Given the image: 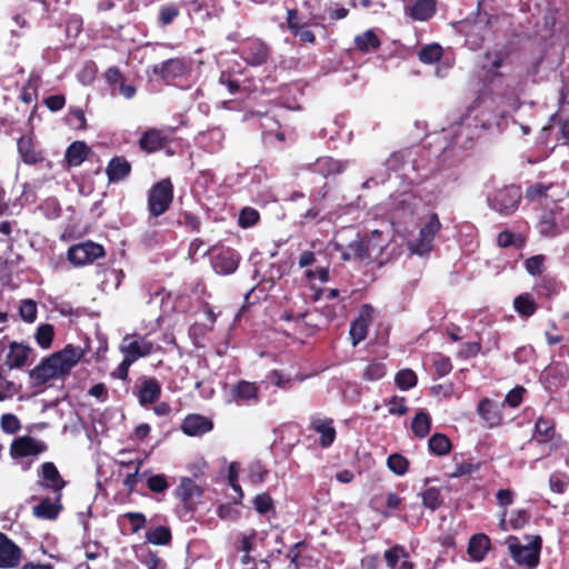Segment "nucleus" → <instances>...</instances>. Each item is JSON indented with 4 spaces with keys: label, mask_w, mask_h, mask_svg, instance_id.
<instances>
[{
    "label": "nucleus",
    "mask_w": 569,
    "mask_h": 569,
    "mask_svg": "<svg viewBox=\"0 0 569 569\" xmlns=\"http://www.w3.org/2000/svg\"><path fill=\"white\" fill-rule=\"evenodd\" d=\"M507 512L506 510L502 511L499 526L501 530L508 531L510 529H520L522 528L527 521H528V513L523 509H518L511 512L509 519L507 520Z\"/></svg>",
    "instance_id": "cd10ccee"
},
{
    "label": "nucleus",
    "mask_w": 569,
    "mask_h": 569,
    "mask_svg": "<svg viewBox=\"0 0 569 569\" xmlns=\"http://www.w3.org/2000/svg\"><path fill=\"white\" fill-rule=\"evenodd\" d=\"M146 538L152 545H167L171 539V533L167 527L159 526L149 530Z\"/></svg>",
    "instance_id": "37998d69"
},
{
    "label": "nucleus",
    "mask_w": 569,
    "mask_h": 569,
    "mask_svg": "<svg viewBox=\"0 0 569 569\" xmlns=\"http://www.w3.org/2000/svg\"><path fill=\"white\" fill-rule=\"evenodd\" d=\"M428 448L436 456H446L451 451V441L443 433H435L428 441Z\"/></svg>",
    "instance_id": "7c9ffc66"
},
{
    "label": "nucleus",
    "mask_w": 569,
    "mask_h": 569,
    "mask_svg": "<svg viewBox=\"0 0 569 569\" xmlns=\"http://www.w3.org/2000/svg\"><path fill=\"white\" fill-rule=\"evenodd\" d=\"M479 469V463H476L471 460H466L462 462H457L455 471L451 473L452 478H459L466 475H471Z\"/></svg>",
    "instance_id": "603ef678"
},
{
    "label": "nucleus",
    "mask_w": 569,
    "mask_h": 569,
    "mask_svg": "<svg viewBox=\"0 0 569 569\" xmlns=\"http://www.w3.org/2000/svg\"><path fill=\"white\" fill-rule=\"evenodd\" d=\"M247 477L252 483H261L266 480L267 470L260 462H252L247 468Z\"/></svg>",
    "instance_id": "de8ad7c7"
},
{
    "label": "nucleus",
    "mask_w": 569,
    "mask_h": 569,
    "mask_svg": "<svg viewBox=\"0 0 569 569\" xmlns=\"http://www.w3.org/2000/svg\"><path fill=\"white\" fill-rule=\"evenodd\" d=\"M152 343L146 338L126 337L120 346V350L126 358L132 362L141 357L148 356L152 351Z\"/></svg>",
    "instance_id": "f8f14e48"
},
{
    "label": "nucleus",
    "mask_w": 569,
    "mask_h": 569,
    "mask_svg": "<svg viewBox=\"0 0 569 569\" xmlns=\"http://www.w3.org/2000/svg\"><path fill=\"white\" fill-rule=\"evenodd\" d=\"M520 191L518 188L508 187L496 192V194L489 200L492 209L501 213L512 212L520 202Z\"/></svg>",
    "instance_id": "6e6552de"
},
{
    "label": "nucleus",
    "mask_w": 569,
    "mask_h": 569,
    "mask_svg": "<svg viewBox=\"0 0 569 569\" xmlns=\"http://www.w3.org/2000/svg\"><path fill=\"white\" fill-rule=\"evenodd\" d=\"M103 254L104 251L100 244L87 241L72 246L68 250V260L73 266H84L93 262Z\"/></svg>",
    "instance_id": "0eeeda50"
},
{
    "label": "nucleus",
    "mask_w": 569,
    "mask_h": 569,
    "mask_svg": "<svg viewBox=\"0 0 569 569\" xmlns=\"http://www.w3.org/2000/svg\"><path fill=\"white\" fill-rule=\"evenodd\" d=\"M148 488L153 492H164L169 488L166 476L153 475L147 480Z\"/></svg>",
    "instance_id": "5fc2aeb1"
},
{
    "label": "nucleus",
    "mask_w": 569,
    "mask_h": 569,
    "mask_svg": "<svg viewBox=\"0 0 569 569\" xmlns=\"http://www.w3.org/2000/svg\"><path fill=\"white\" fill-rule=\"evenodd\" d=\"M306 281L313 289L317 282L325 283L329 281V270L327 267H318L313 269H307L303 273Z\"/></svg>",
    "instance_id": "ea45409f"
},
{
    "label": "nucleus",
    "mask_w": 569,
    "mask_h": 569,
    "mask_svg": "<svg viewBox=\"0 0 569 569\" xmlns=\"http://www.w3.org/2000/svg\"><path fill=\"white\" fill-rule=\"evenodd\" d=\"M253 506H254V509L257 510V512H259L261 515L273 510V502H272L271 497L268 493L258 495L253 499Z\"/></svg>",
    "instance_id": "6e6d98bb"
},
{
    "label": "nucleus",
    "mask_w": 569,
    "mask_h": 569,
    "mask_svg": "<svg viewBox=\"0 0 569 569\" xmlns=\"http://www.w3.org/2000/svg\"><path fill=\"white\" fill-rule=\"evenodd\" d=\"M555 436V423L550 419L539 418L535 425L533 438L539 443L550 441Z\"/></svg>",
    "instance_id": "c756f323"
},
{
    "label": "nucleus",
    "mask_w": 569,
    "mask_h": 569,
    "mask_svg": "<svg viewBox=\"0 0 569 569\" xmlns=\"http://www.w3.org/2000/svg\"><path fill=\"white\" fill-rule=\"evenodd\" d=\"M479 416L490 427L497 426L501 421L500 406L490 399H483L478 406Z\"/></svg>",
    "instance_id": "a878e982"
},
{
    "label": "nucleus",
    "mask_w": 569,
    "mask_h": 569,
    "mask_svg": "<svg viewBox=\"0 0 569 569\" xmlns=\"http://www.w3.org/2000/svg\"><path fill=\"white\" fill-rule=\"evenodd\" d=\"M543 256L540 254L527 259L525 263L526 270L532 276L540 274L543 268Z\"/></svg>",
    "instance_id": "052dcab7"
},
{
    "label": "nucleus",
    "mask_w": 569,
    "mask_h": 569,
    "mask_svg": "<svg viewBox=\"0 0 569 569\" xmlns=\"http://www.w3.org/2000/svg\"><path fill=\"white\" fill-rule=\"evenodd\" d=\"M490 549V539L482 533L470 538L468 545V555L473 561H481Z\"/></svg>",
    "instance_id": "393cba45"
},
{
    "label": "nucleus",
    "mask_w": 569,
    "mask_h": 569,
    "mask_svg": "<svg viewBox=\"0 0 569 569\" xmlns=\"http://www.w3.org/2000/svg\"><path fill=\"white\" fill-rule=\"evenodd\" d=\"M140 560L148 569H163L164 565L161 559L152 551H148L141 556Z\"/></svg>",
    "instance_id": "e2e57ef3"
},
{
    "label": "nucleus",
    "mask_w": 569,
    "mask_h": 569,
    "mask_svg": "<svg viewBox=\"0 0 569 569\" xmlns=\"http://www.w3.org/2000/svg\"><path fill=\"white\" fill-rule=\"evenodd\" d=\"M212 428V421L209 418L200 415H189L183 419L181 423V430L183 433L190 437L202 436L209 432Z\"/></svg>",
    "instance_id": "2eb2a0df"
},
{
    "label": "nucleus",
    "mask_w": 569,
    "mask_h": 569,
    "mask_svg": "<svg viewBox=\"0 0 569 569\" xmlns=\"http://www.w3.org/2000/svg\"><path fill=\"white\" fill-rule=\"evenodd\" d=\"M172 184L169 179H163L156 183L149 192V209L151 214L158 217L167 211L172 202Z\"/></svg>",
    "instance_id": "39448f33"
},
{
    "label": "nucleus",
    "mask_w": 569,
    "mask_h": 569,
    "mask_svg": "<svg viewBox=\"0 0 569 569\" xmlns=\"http://www.w3.org/2000/svg\"><path fill=\"white\" fill-rule=\"evenodd\" d=\"M19 312L26 322H33L37 318V303L33 300H23L20 305Z\"/></svg>",
    "instance_id": "8fccbe9b"
},
{
    "label": "nucleus",
    "mask_w": 569,
    "mask_h": 569,
    "mask_svg": "<svg viewBox=\"0 0 569 569\" xmlns=\"http://www.w3.org/2000/svg\"><path fill=\"white\" fill-rule=\"evenodd\" d=\"M90 148L83 141L72 142L66 151L64 159L71 167L80 166L88 157Z\"/></svg>",
    "instance_id": "bb28decb"
},
{
    "label": "nucleus",
    "mask_w": 569,
    "mask_h": 569,
    "mask_svg": "<svg viewBox=\"0 0 569 569\" xmlns=\"http://www.w3.org/2000/svg\"><path fill=\"white\" fill-rule=\"evenodd\" d=\"M203 491L191 478L183 477L176 489V496L186 505L191 506L198 502Z\"/></svg>",
    "instance_id": "f3484780"
},
{
    "label": "nucleus",
    "mask_w": 569,
    "mask_h": 569,
    "mask_svg": "<svg viewBox=\"0 0 569 569\" xmlns=\"http://www.w3.org/2000/svg\"><path fill=\"white\" fill-rule=\"evenodd\" d=\"M387 466L397 476H403L409 468V461L400 453H392L387 459Z\"/></svg>",
    "instance_id": "79ce46f5"
},
{
    "label": "nucleus",
    "mask_w": 569,
    "mask_h": 569,
    "mask_svg": "<svg viewBox=\"0 0 569 569\" xmlns=\"http://www.w3.org/2000/svg\"><path fill=\"white\" fill-rule=\"evenodd\" d=\"M18 154L21 161L33 166L44 160L43 152L38 148L34 138L30 134L22 136L17 142Z\"/></svg>",
    "instance_id": "9d476101"
},
{
    "label": "nucleus",
    "mask_w": 569,
    "mask_h": 569,
    "mask_svg": "<svg viewBox=\"0 0 569 569\" xmlns=\"http://www.w3.org/2000/svg\"><path fill=\"white\" fill-rule=\"evenodd\" d=\"M160 395V387L156 380H147L142 383L139 391V401L141 405L152 403Z\"/></svg>",
    "instance_id": "72a5a7b5"
},
{
    "label": "nucleus",
    "mask_w": 569,
    "mask_h": 569,
    "mask_svg": "<svg viewBox=\"0 0 569 569\" xmlns=\"http://www.w3.org/2000/svg\"><path fill=\"white\" fill-rule=\"evenodd\" d=\"M106 80L112 87V93H116L117 86L123 80V78L117 68H109L106 72Z\"/></svg>",
    "instance_id": "338daca9"
},
{
    "label": "nucleus",
    "mask_w": 569,
    "mask_h": 569,
    "mask_svg": "<svg viewBox=\"0 0 569 569\" xmlns=\"http://www.w3.org/2000/svg\"><path fill=\"white\" fill-rule=\"evenodd\" d=\"M506 545L513 561L519 566L535 568L539 562L541 538L533 536L526 545H522L515 536L506 539Z\"/></svg>",
    "instance_id": "7ed1b4c3"
},
{
    "label": "nucleus",
    "mask_w": 569,
    "mask_h": 569,
    "mask_svg": "<svg viewBox=\"0 0 569 569\" xmlns=\"http://www.w3.org/2000/svg\"><path fill=\"white\" fill-rule=\"evenodd\" d=\"M417 376L411 369H402L395 377L397 387L402 391L413 388L417 385Z\"/></svg>",
    "instance_id": "a19ab883"
},
{
    "label": "nucleus",
    "mask_w": 569,
    "mask_h": 569,
    "mask_svg": "<svg viewBox=\"0 0 569 569\" xmlns=\"http://www.w3.org/2000/svg\"><path fill=\"white\" fill-rule=\"evenodd\" d=\"M433 366L440 376L448 375L452 369L450 359L441 355L433 358Z\"/></svg>",
    "instance_id": "680f3d73"
},
{
    "label": "nucleus",
    "mask_w": 569,
    "mask_h": 569,
    "mask_svg": "<svg viewBox=\"0 0 569 569\" xmlns=\"http://www.w3.org/2000/svg\"><path fill=\"white\" fill-rule=\"evenodd\" d=\"M523 393L525 389L521 387H517L507 393L505 401L510 407L516 408L522 401Z\"/></svg>",
    "instance_id": "0e129e2a"
},
{
    "label": "nucleus",
    "mask_w": 569,
    "mask_h": 569,
    "mask_svg": "<svg viewBox=\"0 0 569 569\" xmlns=\"http://www.w3.org/2000/svg\"><path fill=\"white\" fill-rule=\"evenodd\" d=\"M419 496L422 499L423 506L431 511L437 510L442 505V497L439 488L427 487L419 493Z\"/></svg>",
    "instance_id": "f704fd0d"
},
{
    "label": "nucleus",
    "mask_w": 569,
    "mask_h": 569,
    "mask_svg": "<svg viewBox=\"0 0 569 569\" xmlns=\"http://www.w3.org/2000/svg\"><path fill=\"white\" fill-rule=\"evenodd\" d=\"M238 473H239L238 465L234 462L231 463L229 466V470H228V481H229V485L231 486V488L238 493L239 500H241L243 497V492H242L240 485L238 483Z\"/></svg>",
    "instance_id": "bf43d9fd"
},
{
    "label": "nucleus",
    "mask_w": 569,
    "mask_h": 569,
    "mask_svg": "<svg viewBox=\"0 0 569 569\" xmlns=\"http://www.w3.org/2000/svg\"><path fill=\"white\" fill-rule=\"evenodd\" d=\"M386 373V365L382 361L373 360L366 366L362 377L367 381H377L383 378Z\"/></svg>",
    "instance_id": "4c0bfd02"
},
{
    "label": "nucleus",
    "mask_w": 569,
    "mask_h": 569,
    "mask_svg": "<svg viewBox=\"0 0 569 569\" xmlns=\"http://www.w3.org/2000/svg\"><path fill=\"white\" fill-rule=\"evenodd\" d=\"M513 307L522 316H531L536 311V305L528 295L518 296L513 301Z\"/></svg>",
    "instance_id": "c03bdc74"
},
{
    "label": "nucleus",
    "mask_w": 569,
    "mask_h": 569,
    "mask_svg": "<svg viewBox=\"0 0 569 569\" xmlns=\"http://www.w3.org/2000/svg\"><path fill=\"white\" fill-rule=\"evenodd\" d=\"M441 229V222L437 213H430L420 224L418 237L408 242V249L419 257L428 256L433 249L436 234Z\"/></svg>",
    "instance_id": "20e7f679"
},
{
    "label": "nucleus",
    "mask_w": 569,
    "mask_h": 569,
    "mask_svg": "<svg viewBox=\"0 0 569 569\" xmlns=\"http://www.w3.org/2000/svg\"><path fill=\"white\" fill-rule=\"evenodd\" d=\"M431 428V418L426 411H419L412 419L411 430L419 437L425 438Z\"/></svg>",
    "instance_id": "2f4dec72"
},
{
    "label": "nucleus",
    "mask_w": 569,
    "mask_h": 569,
    "mask_svg": "<svg viewBox=\"0 0 569 569\" xmlns=\"http://www.w3.org/2000/svg\"><path fill=\"white\" fill-rule=\"evenodd\" d=\"M436 12V0H412L406 8V14L416 21H427Z\"/></svg>",
    "instance_id": "aec40b11"
},
{
    "label": "nucleus",
    "mask_w": 569,
    "mask_h": 569,
    "mask_svg": "<svg viewBox=\"0 0 569 569\" xmlns=\"http://www.w3.org/2000/svg\"><path fill=\"white\" fill-rule=\"evenodd\" d=\"M178 9L173 6H166L160 9L159 19L162 24H169L178 16Z\"/></svg>",
    "instance_id": "774afa93"
},
{
    "label": "nucleus",
    "mask_w": 569,
    "mask_h": 569,
    "mask_svg": "<svg viewBox=\"0 0 569 569\" xmlns=\"http://www.w3.org/2000/svg\"><path fill=\"white\" fill-rule=\"evenodd\" d=\"M442 53L443 50L440 44L430 43L420 49L418 57L422 63L432 64L440 62V64L436 68V76L442 78L447 74L448 69L451 67L449 62H441Z\"/></svg>",
    "instance_id": "ddd939ff"
},
{
    "label": "nucleus",
    "mask_w": 569,
    "mask_h": 569,
    "mask_svg": "<svg viewBox=\"0 0 569 569\" xmlns=\"http://www.w3.org/2000/svg\"><path fill=\"white\" fill-rule=\"evenodd\" d=\"M46 449L41 441H38L29 436L16 438L10 446V456L13 459L37 457Z\"/></svg>",
    "instance_id": "1a4fd4ad"
},
{
    "label": "nucleus",
    "mask_w": 569,
    "mask_h": 569,
    "mask_svg": "<svg viewBox=\"0 0 569 569\" xmlns=\"http://www.w3.org/2000/svg\"><path fill=\"white\" fill-rule=\"evenodd\" d=\"M343 164L329 157L319 158L316 161V170L325 176L335 174L341 172Z\"/></svg>",
    "instance_id": "e433bc0d"
},
{
    "label": "nucleus",
    "mask_w": 569,
    "mask_h": 569,
    "mask_svg": "<svg viewBox=\"0 0 569 569\" xmlns=\"http://www.w3.org/2000/svg\"><path fill=\"white\" fill-rule=\"evenodd\" d=\"M61 493H54V498H44L33 507V515L40 519L53 520L62 509Z\"/></svg>",
    "instance_id": "4be33fe9"
},
{
    "label": "nucleus",
    "mask_w": 569,
    "mask_h": 569,
    "mask_svg": "<svg viewBox=\"0 0 569 569\" xmlns=\"http://www.w3.org/2000/svg\"><path fill=\"white\" fill-rule=\"evenodd\" d=\"M372 312L373 309L365 305L361 307L358 317L351 322L349 335L353 346H357L366 339L372 319Z\"/></svg>",
    "instance_id": "9b49d317"
},
{
    "label": "nucleus",
    "mask_w": 569,
    "mask_h": 569,
    "mask_svg": "<svg viewBox=\"0 0 569 569\" xmlns=\"http://www.w3.org/2000/svg\"><path fill=\"white\" fill-rule=\"evenodd\" d=\"M387 406L390 415L402 416L408 411L406 399L403 397L393 396L388 400Z\"/></svg>",
    "instance_id": "864d4df0"
},
{
    "label": "nucleus",
    "mask_w": 569,
    "mask_h": 569,
    "mask_svg": "<svg viewBox=\"0 0 569 569\" xmlns=\"http://www.w3.org/2000/svg\"><path fill=\"white\" fill-rule=\"evenodd\" d=\"M81 347L67 345L62 350L52 353L30 371V377L38 383L60 378L70 372L83 358Z\"/></svg>",
    "instance_id": "f257e3e1"
},
{
    "label": "nucleus",
    "mask_w": 569,
    "mask_h": 569,
    "mask_svg": "<svg viewBox=\"0 0 569 569\" xmlns=\"http://www.w3.org/2000/svg\"><path fill=\"white\" fill-rule=\"evenodd\" d=\"M418 199L410 192H403L392 198L388 203L390 212V221L392 224L401 223L411 218Z\"/></svg>",
    "instance_id": "423d86ee"
},
{
    "label": "nucleus",
    "mask_w": 569,
    "mask_h": 569,
    "mask_svg": "<svg viewBox=\"0 0 569 569\" xmlns=\"http://www.w3.org/2000/svg\"><path fill=\"white\" fill-rule=\"evenodd\" d=\"M391 241V233L389 230H372L363 239L351 242L345 250L341 257L343 260L358 259L361 261L377 260L389 246Z\"/></svg>",
    "instance_id": "f03ea898"
},
{
    "label": "nucleus",
    "mask_w": 569,
    "mask_h": 569,
    "mask_svg": "<svg viewBox=\"0 0 569 569\" xmlns=\"http://www.w3.org/2000/svg\"><path fill=\"white\" fill-rule=\"evenodd\" d=\"M39 476L41 487L51 489L54 493H61L64 481L52 462L42 463Z\"/></svg>",
    "instance_id": "dca6fc26"
},
{
    "label": "nucleus",
    "mask_w": 569,
    "mask_h": 569,
    "mask_svg": "<svg viewBox=\"0 0 569 569\" xmlns=\"http://www.w3.org/2000/svg\"><path fill=\"white\" fill-rule=\"evenodd\" d=\"M569 483V477L562 472H553L549 477V488L552 492L563 493Z\"/></svg>",
    "instance_id": "49530a36"
},
{
    "label": "nucleus",
    "mask_w": 569,
    "mask_h": 569,
    "mask_svg": "<svg viewBox=\"0 0 569 569\" xmlns=\"http://www.w3.org/2000/svg\"><path fill=\"white\" fill-rule=\"evenodd\" d=\"M0 427L4 433L14 435L21 429V423L13 413H4L0 418Z\"/></svg>",
    "instance_id": "a18cd8bd"
},
{
    "label": "nucleus",
    "mask_w": 569,
    "mask_h": 569,
    "mask_svg": "<svg viewBox=\"0 0 569 569\" xmlns=\"http://www.w3.org/2000/svg\"><path fill=\"white\" fill-rule=\"evenodd\" d=\"M267 379L270 383L282 389L289 388L291 386V378L279 370L271 371Z\"/></svg>",
    "instance_id": "13d9d810"
},
{
    "label": "nucleus",
    "mask_w": 569,
    "mask_h": 569,
    "mask_svg": "<svg viewBox=\"0 0 569 569\" xmlns=\"http://www.w3.org/2000/svg\"><path fill=\"white\" fill-rule=\"evenodd\" d=\"M239 264V256L232 250H223L216 254L212 260V267L217 273L231 274Z\"/></svg>",
    "instance_id": "6ab92c4d"
},
{
    "label": "nucleus",
    "mask_w": 569,
    "mask_h": 569,
    "mask_svg": "<svg viewBox=\"0 0 569 569\" xmlns=\"http://www.w3.org/2000/svg\"><path fill=\"white\" fill-rule=\"evenodd\" d=\"M259 220V212L250 207L243 208L239 214V224L242 228H250Z\"/></svg>",
    "instance_id": "09e8293b"
},
{
    "label": "nucleus",
    "mask_w": 569,
    "mask_h": 569,
    "mask_svg": "<svg viewBox=\"0 0 569 569\" xmlns=\"http://www.w3.org/2000/svg\"><path fill=\"white\" fill-rule=\"evenodd\" d=\"M311 428L320 435V445L322 447H329L336 439V430L332 425V420L329 418H313L311 420Z\"/></svg>",
    "instance_id": "b1692460"
},
{
    "label": "nucleus",
    "mask_w": 569,
    "mask_h": 569,
    "mask_svg": "<svg viewBox=\"0 0 569 569\" xmlns=\"http://www.w3.org/2000/svg\"><path fill=\"white\" fill-rule=\"evenodd\" d=\"M186 72L187 66L179 59H169L153 67V73L159 74L166 81L183 77Z\"/></svg>",
    "instance_id": "412c9836"
},
{
    "label": "nucleus",
    "mask_w": 569,
    "mask_h": 569,
    "mask_svg": "<svg viewBox=\"0 0 569 569\" xmlns=\"http://www.w3.org/2000/svg\"><path fill=\"white\" fill-rule=\"evenodd\" d=\"M20 562V549L0 532V568H13Z\"/></svg>",
    "instance_id": "a211bd4d"
},
{
    "label": "nucleus",
    "mask_w": 569,
    "mask_h": 569,
    "mask_svg": "<svg viewBox=\"0 0 569 569\" xmlns=\"http://www.w3.org/2000/svg\"><path fill=\"white\" fill-rule=\"evenodd\" d=\"M31 349L22 343L12 341L8 347V353L6 356V366L10 369H20L28 363Z\"/></svg>",
    "instance_id": "4468645a"
},
{
    "label": "nucleus",
    "mask_w": 569,
    "mask_h": 569,
    "mask_svg": "<svg viewBox=\"0 0 569 569\" xmlns=\"http://www.w3.org/2000/svg\"><path fill=\"white\" fill-rule=\"evenodd\" d=\"M267 56L268 49L266 48V46L261 43H253L252 52L248 53L246 59L248 60L249 63L258 66L267 59Z\"/></svg>",
    "instance_id": "3c124183"
},
{
    "label": "nucleus",
    "mask_w": 569,
    "mask_h": 569,
    "mask_svg": "<svg viewBox=\"0 0 569 569\" xmlns=\"http://www.w3.org/2000/svg\"><path fill=\"white\" fill-rule=\"evenodd\" d=\"M357 48L362 52L376 50L380 46V40L372 30H367L355 38Z\"/></svg>",
    "instance_id": "c9c22d12"
},
{
    "label": "nucleus",
    "mask_w": 569,
    "mask_h": 569,
    "mask_svg": "<svg viewBox=\"0 0 569 569\" xmlns=\"http://www.w3.org/2000/svg\"><path fill=\"white\" fill-rule=\"evenodd\" d=\"M538 228H539V232L546 237H556L559 234V229H558L555 220L550 217L543 218L539 222Z\"/></svg>",
    "instance_id": "4d7b16f0"
},
{
    "label": "nucleus",
    "mask_w": 569,
    "mask_h": 569,
    "mask_svg": "<svg viewBox=\"0 0 569 569\" xmlns=\"http://www.w3.org/2000/svg\"><path fill=\"white\" fill-rule=\"evenodd\" d=\"M163 136L159 130L151 129L147 131L140 139L141 149L151 152L161 148Z\"/></svg>",
    "instance_id": "473e14b6"
},
{
    "label": "nucleus",
    "mask_w": 569,
    "mask_h": 569,
    "mask_svg": "<svg viewBox=\"0 0 569 569\" xmlns=\"http://www.w3.org/2000/svg\"><path fill=\"white\" fill-rule=\"evenodd\" d=\"M124 517L128 518L133 532L139 531L146 525V517L140 512H128Z\"/></svg>",
    "instance_id": "69168bd1"
},
{
    "label": "nucleus",
    "mask_w": 569,
    "mask_h": 569,
    "mask_svg": "<svg viewBox=\"0 0 569 569\" xmlns=\"http://www.w3.org/2000/svg\"><path fill=\"white\" fill-rule=\"evenodd\" d=\"M54 336V329L53 326L49 323H43L38 327L34 339L38 343V346L42 349H49L52 345Z\"/></svg>",
    "instance_id": "58836bf2"
},
{
    "label": "nucleus",
    "mask_w": 569,
    "mask_h": 569,
    "mask_svg": "<svg viewBox=\"0 0 569 569\" xmlns=\"http://www.w3.org/2000/svg\"><path fill=\"white\" fill-rule=\"evenodd\" d=\"M258 390V385L254 382L239 381L238 383L231 387L230 398L227 401H257Z\"/></svg>",
    "instance_id": "5701e85b"
},
{
    "label": "nucleus",
    "mask_w": 569,
    "mask_h": 569,
    "mask_svg": "<svg viewBox=\"0 0 569 569\" xmlns=\"http://www.w3.org/2000/svg\"><path fill=\"white\" fill-rule=\"evenodd\" d=\"M111 182L119 181L127 177L130 172V164L122 158H113L106 170Z\"/></svg>",
    "instance_id": "c85d7f7f"
}]
</instances>
